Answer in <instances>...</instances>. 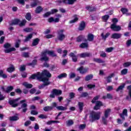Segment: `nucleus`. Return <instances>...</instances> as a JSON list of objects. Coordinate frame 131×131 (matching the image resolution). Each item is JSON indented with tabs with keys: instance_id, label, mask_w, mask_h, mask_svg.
<instances>
[{
	"instance_id": "1",
	"label": "nucleus",
	"mask_w": 131,
	"mask_h": 131,
	"mask_svg": "<svg viewBox=\"0 0 131 131\" xmlns=\"http://www.w3.org/2000/svg\"><path fill=\"white\" fill-rule=\"evenodd\" d=\"M42 76H47V77H51L52 75L50 73V72L48 71H43L41 74L40 73H37V74H33L30 77V79H37L39 81H42L43 84L39 86V89H43L46 86L49 85L51 82L49 81V78H43Z\"/></svg>"
},
{
	"instance_id": "2",
	"label": "nucleus",
	"mask_w": 131,
	"mask_h": 131,
	"mask_svg": "<svg viewBox=\"0 0 131 131\" xmlns=\"http://www.w3.org/2000/svg\"><path fill=\"white\" fill-rule=\"evenodd\" d=\"M47 55H49V56H52V57H56V55L55 54L54 51L46 50L42 52L41 54V61H49V57L47 56Z\"/></svg>"
},
{
	"instance_id": "3",
	"label": "nucleus",
	"mask_w": 131,
	"mask_h": 131,
	"mask_svg": "<svg viewBox=\"0 0 131 131\" xmlns=\"http://www.w3.org/2000/svg\"><path fill=\"white\" fill-rule=\"evenodd\" d=\"M100 98V96L95 97L92 101V103H96V105L94 106V110H99L101 106H103V103L101 101H96Z\"/></svg>"
},
{
	"instance_id": "4",
	"label": "nucleus",
	"mask_w": 131,
	"mask_h": 131,
	"mask_svg": "<svg viewBox=\"0 0 131 131\" xmlns=\"http://www.w3.org/2000/svg\"><path fill=\"white\" fill-rule=\"evenodd\" d=\"M101 113L100 112H92L91 113L90 117L93 121H95L96 120H99V119L101 118Z\"/></svg>"
},
{
	"instance_id": "5",
	"label": "nucleus",
	"mask_w": 131,
	"mask_h": 131,
	"mask_svg": "<svg viewBox=\"0 0 131 131\" xmlns=\"http://www.w3.org/2000/svg\"><path fill=\"white\" fill-rule=\"evenodd\" d=\"M4 52L5 53H11V52H13L14 51H16V49L15 48L12 47L11 48V44L9 43H6L4 46Z\"/></svg>"
},
{
	"instance_id": "6",
	"label": "nucleus",
	"mask_w": 131,
	"mask_h": 131,
	"mask_svg": "<svg viewBox=\"0 0 131 131\" xmlns=\"http://www.w3.org/2000/svg\"><path fill=\"white\" fill-rule=\"evenodd\" d=\"M63 32L64 30H60L58 31L57 38L59 39V40H63V39L65 38L66 36L65 35L63 34Z\"/></svg>"
},
{
	"instance_id": "7",
	"label": "nucleus",
	"mask_w": 131,
	"mask_h": 131,
	"mask_svg": "<svg viewBox=\"0 0 131 131\" xmlns=\"http://www.w3.org/2000/svg\"><path fill=\"white\" fill-rule=\"evenodd\" d=\"M111 28L113 31H120V30H121V27L120 26L116 25V24H113L111 26Z\"/></svg>"
},
{
	"instance_id": "8",
	"label": "nucleus",
	"mask_w": 131,
	"mask_h": 131,
	"mask_svg": "<svg viewBox=\"0 0 131 131\" xmlns=\"http://www.w3.org/2000/svg\"><path fill=\"white\" fill-rule=\"evenodd\" d=\"M20 100V98H17L16 99L11 100L9 101V104L10 105H12V107L15 108V107H17L18 106V104L17 103L18 101Z\"/></svg>"
},
{
	"instance_id": "9",
	"label": "nucleus",
	"mask_w": 131,
	"mask_h": 131,
	"mask_svg": "<svg viewBox=\"0 0 131 131\" xmlns=\"http://www.w3.org/2000/svg\"><path fill=\"white\" fill-rule=\"evenodd\" d=\"M88 70H89V68H83L82 67L77 69V71H79L81 74H84V73H86V72H88Z\"/></svg>"
},
{
	"instance_id": "10",
	"label": "nucleus",
	"mask_w": 131,
	"mask_h": 131,
	"mask_svg": "<svg viewBox=\"0 0 131 131\" xmlns=\"http://www.w3.org/2000/svg\"><path fill=\"white\" fill-rule=\"evenodd\" d=\"M2 90L3 92H5L6 93H10V92H12V90H14V87L13 86H9L6 88L2 87Z\"/></svg>"
},
{
	"instance_id": "11",
	"label": "nucleus",
	"mask_w": 131,
	"mask_h": 131,
	"mask_svg": "<svg viewBox=\"0 0 131 131\" xmlns=\"http://www.w3.org/2000/svg\"><path fill=\"white\" fill-rule=\"evenodd\" d=\"M57 12H58V10L52 9V10H51V12H48L46 13L43 15V17H45V18H47V17H49V16H50V15H51V14H55V13H57Z\"/></svg>"
},
{
	"instance_id": "12",
	"label": "nucleus",
	"mask_w": 131,
	"mask_h": 131,
	"mask_svg": "<svg viewBox=\"0 0 131 131\" xmlns=\"http://www.w3.org/2000/svg\"><path fill=\"white\" fill-rule=\"evenodd\" d=\"M120 117L123 119V120H125V118L124 116H127V110L124 109L122 114H120Z\"/></svg>"
},
{
	"instance_id": "13",
	"label": "nucleus",
	"mask_w": 131,
	"mask_h": 131,
	"mask_svg": "<svg viewBox=\"0 0 131 131\" xmlns=\"http://www.w3.org/2000/svg\"><path fill=\"white\" fill-rule=\"evenodd\" d=\"M111 37L115 39H118V38H120L121 37V34L115 33L112 35Z\"/></svg>"
},
{
	"instance_id": "14",
	"label": "nucleus",
	"mask_w": 131,
	"mask_h": 131,
	"mask_svg": "<svg viewBox=\"0 0 131 131\" xmlns=\"http://www.w3.org/2000/svg\"><path fill=\"white\" fill-rule=\"evenodd\" d=\"M52 91L53 94H55V96H60V95H62V91L60 90L54 89Z\"/></svg>"
},
{
	"instance_id": "15",
	"label": "nucleus",
	"mask_w": 131,
	"mask_h": 131,
	"mask_svg": "<svg viewBox=\"0 0 131 131\" xmlns=\"http://www.w3.org/2000/svg\"><path fill=\"white\" fill-rule=\"evenodd\" d=\"M64 4H68V5H73L76 0H63Z\"/></svg>"
},
{
	"instance_id": "16",
	"label": "nucleus",
	"mask_w": 131,
	"mask_h": 131,
	"mask_svg": "<svg viewBox=\"0 0 131 131\" xmlns=\"http://www.w3.org/2000/svg\"><path fill=\"white\" fill-rule=\"evenodd\" d=\"M110 113H111V109L107 108L104 111V116H105V117H109Z\"/></svg>"
},
{
	"instance_id": "17",
	"label": "nucleus",
	"mask_w": 131,
	"mask_h": 131,
	"mask_svg": "<svg viewBox=\"0 0 131 131\" xmlns=\"http://www.w3.org/2000/svg\"><path fill=\"white\" fill-rule=\"evenodd\" d=\"M67 106H68V104L66 105V106H58L56 107V109L61 111H65V110H67Z\"/></svg>"
},
{
	"instance_id": "18",
	"label": "nucleus",
	"mask_w": 131,
	"mask_h": 131,
	"mask_svg": "<svg viewBox=\"0 0 131 131\" xmlns=\"http://www.w3.org/2000/svg\"><path fill=\"white\" fill-rule=\"evenodd\" d=\"M81 58H85L86 57H91L92 55L90 53H83L79 55Z\"/></svg>"
},
{
	"instance_id": "19",
	"label": "nucleus",
	"mask_w": 131,
	"mask_h": 131,
	"mask_svg": "<svg viewBox=\"0 0 131 131\" xmlns=\"http://www.w3.org/2000/svg\"><path fill=\"white\" fill-rule=\"evenodd\" d=\"M85 28V23L84 21H82L80 24V26L79 27V30H83Z\"/></svg>"
},
{
	"instance_id": "20",
	"label": "nucleus",
	"mask_w": 131,
	"mask_h": 131,
	"mask_svg": "<svg viewBox=\"0 0 131 131\" xmlns=\"http://www.w3.org/2000/svg\"><path fill=\"white\" fill-rule=\"evenodd\" d=\"M70 56L72 58L73 62H76L77 61V56L74 55V53H71Z\"/></svg>"
},
{
	"instance_id": "21",
	"label": "nucleus",
	"mask_w": 131,
	"mask_h": 131,
	"mask_svg": "<svg viewBox=\"0 0 131 131\" xmlns=\"http://www.w3.org/2000/svg\"><path fill=\"white\" fill-rule=\"evenodd\" d=\"M7 71L8 72H9V73H11V72L15 71V67L14 66L11 65L10 67L7 69Z\"/></svg>"
},
{
	"instance_id": "22",
	"label": "nucleus",
	"mask_w": 131,
	"mask_h": 131,
	"mask_svg": "<svg viewBox=\"0 0 131 131\" xmlns=\"http://www.w3.org/2000/svg\"><path fill=\"white\" fill-rule=\"evenodd\" d=\"M78 21V16L77 15L75 16L74 18L70 21V24H73V23H75Z\"/></svg>"
},
{
	"instance_id": "23",
	"label": "nucleus",
	"mask_w": 131,
	"mask_h": 131,
	"mask_svg": "<svg viewBox=\"0 0 131 131\" xmlns=\"http://www.w3.org/2000/svg\"><path fill=\"white\" fill-rule=\"evenodd\" d=\"M107 118H108V117H105V116L102 117V122L103 124H107L108 123Z\"/></svg>"
},
{
	"instance_id": "24",
	"label": "nucleus",
	"mask_w": 131,
	"mask_h": 131,
	"mask_svg": "<svg viewBox=\"0 0 131 131\" xmlns=\"http://www.w3.org/2000/svg\"><path fill=\"white\" fill-rule=\"evenodd\" d=\"M121 11L123 14H126L127 16H129V15H130V13H127L128 10L126 8H122Z\"/></svg>"
},
{
	"instance_id": "25",
	"label": "nucleus",
	"mask_w": 131,
	"mask_h": 131,
	"mask_svg": "<svg viewBox=\"0 0 131 131\" xmlns=\"http://www.w3.org/2000/svg\"><path fill=\"white\" fill-rule=\"evenodd\" d=\"M115 75L114 73H112L111 75H110L107 78H106V81L107 82H111V78L113 77Z\"/></svg>"
},
{
	"instance_id": "26",
	"label": "nucleus",
	"mask_w": 131,
	"mask_h": 131,
	"mask_svg": "<svg viewBox=\"0 0 131 131\" xmlns=\"http://www.w3.org/2000/svg\"><path fill=\"white\" fill-rule=\"evenodd\" d=\"M0 77H3V78H8V76L4 74V71L3 70H0Z\"/></svg>"
},
{
	"instance_id": "27",
	"label": "nucleus",
	"mask_w": 131,
	"mask_h": 131,
	"mask_svg": "<svg viewBox=\"0 0 131 131\" xmlns=\"http://www.w3.org/2000/svg\"><path fill=\"white\" fill-rule=\"evenodd\" d=\"M23 85H24L25 88H27V89H31V88H32V84L28 83L27 82H24L23 83Z\"/></svg>"
},
{
	"instance_id": "28",
	"label": "nucleus",
	"mask_w": 131,
	"mask_h": 131,
	"mask_svg": "<svg viewBox=\"0 0 131 131\" xmlns=\"http://www.w3.org/2000/svg\"><path fill=\"white\" fill-rule=\"evenodd\" d=\"M19 23H20V20L18 19H16L12 21L11 25H17V24L19 25Z\"/></svg>"
},
{
	"instance_id": "29",
	"label": "nucleus",
	"mask_w": 131,
	"mask_h": 131,
	"mask_svg": "<svg viewBox=\"0 0 131 131\" xmlns=\"http://www.w3.org/2000/svg\"><path fill=\"white\" fill-rule=\"evenodd\" d=\"M88 40L89 41H93L94 40V36L93 34H89L88 35Z\"/></svg>"
},
{
	"instance_id": "30",
	"label": "nucleus",
	"mask_w": 131,
	"mask_h": 131,
	"mask_svg": "<svg viewBox=\"0 0 131 131\" xmlns=\"http://www.w3.org/2000/svg\"><path fill=\"white\" fill-rule=\"evenodd\" d=\"M67 126H70L74 123V122H73V120H69L66 122Z\"/></svg>"
},
{
	"instance_id": "31",
	"label": "nucleus",
	"mask_w": 131,
	"mask_h": 131,
	"mask_svg": "<svg viewBox=\"0 0 131 131\" xmlns=\"http://www.w3.org/2000/svg\"><path fill=\"white\" fill-rule=\"evenodd\" d=\"M9 119L11 121H16V120H18L19 118L17 116H12L9 118Z\"/></svg>"
},
{
	"instance_id": "32",
	"label": "nucleus",
	"mask_w": 131,
	"mask_h": 131,
	"mask_svg": "<svg viewBox=\"0 0 131 131\" xmlns=\"http://www.w3.org/2000/svg\"><path fill=\"white\" fill-rule=\"evenodd\" d=\"M41 11H42V8L40 6H38L36 8L35 12L37 14H39Z\"/></svg>"
},
{
	"instance_id": "33",
	"label": "nucleus",
	"mask_w": 131,
	"mask_h": 131,
	"mask_svg": "<svg viewBox=\"0 0 131 131\" xmlns=\"http://www.w3.org/2000/svg\"><path fill=\"white\" fill-rule=\"evenodd\" d=\"M26 107H27V104L26 103H24L21 105V108H23V112H26V111H27V108H26Z\"/></svg>"
},
{
	"instance_id": "34",
	"label": "nucleus",
	"mask_w": 131,
	"mask_h": 131,
	"mask_svg": "<svg viewBox=\"0 0 131 131\" xmlns=\"http://www.w3.org/2000/svg\"><path fill=\"white\" fill-rule=\"evenodd\" d=\"M38 41H39V38H36L34 40L33 43H32V46L33 47L37 45L38 44Z\"/></svg>"
},
{
	"instance_id": "35",
	"label": "nucleus",
	"mask_w": 131,
	"mask_h": 131,
	"mask_svg": "<svg viewBox=\"0 0 131 131\" xmlns=\"http://www.w3.org/2000/svg\"><path fill=\"white\" fill-rule=\"evenodd\" d=\"M33 35V34H30L28 35V36L26 37L25 41H28V40H30V39H31L32 38V36Z\"/></svg>"
},
{
	"instance_id": "36",
	"label": "nucleus",
	"mask_w": 131,
	"mask_h": 131,
	"mask_svg": "<svg viewBox=\"0 0 131 131\" xmlns=\"http://www.w3.org/2000/svg\"><path fill=\"white\" fill-rule=\"evenodd\" d=\"M53 107L52 106H46L43 108L44 111L48 112V111H51V110H52Z\"/></svg>"
},
{
	"instance_id": "37",
	"label": "nucleus",
	"mask_w": 131,
	"mask_h": 131,
	"mask_svg": "<svg viewBox=\"0 0 131 131\" xmlns=\"http://www.w3.org/2000/svg\"><path fill=\"white\" fill-rule=\"evenodd\" d=\"M57 77H58V78H59V79L67 77V74H66V73L61 74L60 75H58Z\"/></svg>"
},
{
	"instance_id": "38",
	"label": "nucleus",
	"mask_w": 131,
	"mask_h": 131,
	"mask_svg": "<svg viewBox=\"0 0 131 131\" xmlns=\"http://www.w3.org/2000/svg\"><path fill=\"white\" fill-rule=\"evenodd\" d=\"M93 79V75H89L85 77V80L86 81H89V80H91V79Z\"/></svg>"
},
{
	"instance_id": "39",
	"label": "nucleus",
	"mask_w": 131,
	"mask_h": 131,
	"mask_svg": "<svg viewBox=\"0 0 131 131\" xmlns=\"http://www.w3.org/2000/svg\"><path fill=\"white\" fill-rule=\"evenodd\" d=\"M26 19L28 20V21H30L31 20V14L29 13H27L25 16Z\"/></svg>"
},
{
	"instance_id": "40",
	"label": "nucleus",
	"mask_w": 131,
	"mask_h": 131,
	"mask_svg": "<svg viewBox=\"0 0 131 131\" xmlns=\"http://www.w3.org/2000/svg\"><path fill=\"white\" fill-rule=\"evenodd\" d=\"M78 106L79 110L80 112H81L82 111V109H83V103L82 102H79Z\"/></svg>"
},
{
	"instance_id": "41",
	"label": "nucleus",
	"mask_w": 131,
	"mask_h": 131,
	"mask_svg": "<svg viewBox=\"0 0 131 131\" xmlns=\"http://www.w3.org/2000/svg\"><path fill=\"white\" fill-rule=\"evenodd\" d=\"M109 35H110V33H107L105 35H104V33L101 34V36L103 38V39H106Z\"/></svg>"
},
{
	"instance_id": "42",
	"label": "nucleus",
	"mask_w": 131,
	"mask_h": 131,
	"mask_svg": "<svg viewBox=\"0 0 131 131\" xmlns=\"http://www.w3.org/2000/svg\"><path fill=\"white\" fill-rule=\"evenodd\" d=\"M125 85V84L123 83L121 85H120L118 87V88L117 89L116 91L118 92L119 91H121V90H123Z\"/></svg>"
},
{
	"instance_id": "43",
	"label": "nucleus",
	"mask_w": 131,
	"mask_h": 131,
	"mask_svg": "<svg viewBox=\"0 0 131 131\" xmlns=\"http://www.w3.org/2000/svg\"><path fill=\"white\" fill-rule=\"evenodd\" d=\"M27 21L25 19L21 21H20L19 24V26L22 27L25 26V24H26Z\"/></svg>"
},
{
	"instance_id": "44",
	"label": "nucleus",
	"mask_w": 131,
	"mask_h": 131,
	"mask_svg": "<svg viewBox=\"0 0 131 131\" xmlns=\"http://www.w3.org/2000/svg\"><path fill=\"white\" fill-rule=\"evenodd\" d=\"M33 30V29L31 28H26L24 29L25 32H31Z\"/></svg>"
},
{
	"instance_id": "45",
	"label": "nucleus",
	"mask_w": 131,
	"mask_h": 131,
	"mask_svg": "<svg viewBox=\"0 0 131 131\" xmlns=\"http://www.w3.org/2000/svg\"><path fill=\"white\" fill-rule=\"evenodd\" d=\"M127 69H124L121 71V74L122 75H125V74H127Z\"/></svg>"
},
{
	"instance_id": "46",
	"label": "nucleus",
	"mask_w": 131,
	"mask_h": 131,
	"mask_svg": "<svg viewBox=\"0 0 131 131\" xmlns=\"http://www.w3.org/2000/svg\"><path fill=\"white\" fill-rule=\"evenodd\" d=\"M88 45L86 43H82L80 45V48L81 49H84L85 48H88Z\"/></svg>"
},
{
	"instance_id": "47",
	"label": "nucleus",
	"mask_w": 131,
	"mask_h": 131,
	"mask_svg": "<svg viewBox=\"0 0 131 131\" xmlns=\"http://www.w3.org/2000/svg\"><path fill=\"white\" fill-rule=\"evenodd\" d=\"M94 61L95 62H97V63H104V61L102 60V59H100L99 58H94Z\"/></svg>"
},
{
	"instance_id": "48",
	"label": "nucleus",
	"mask_w": 131,
	"mask_h": 131,
	"mask_svg": "<svg viewBox=\"0 0 131 131\" xmlns=\"http://www.w3.org/2000/svg\"><path fill=\"white\" fill-rule=\"evenodd\" d=\"M94 61L95 62H97V63H104V61L102 60V59H100L99 58H94Z\"/></svg>"
},
{
	"instance_id": "49",
	"label": "nucleus",
	"mask_w": 131,
	"mask_h": 131,
	"mask_svg": "<svg viewBox=\"0 0 131 131\" xmlns=\"http://www.w3.org/2000/svg\"><path fill=\"white\" fill-rule=\"evenodd\" d=\"M69 75L70 78H74V77L76 76V74H75V73L73 72L70 73Z\"/></svg>"
},
{
	"instance_id": "50",
	"label": "nucleus",
	"mask_w": 131,
	"mask_h": 131,
	"mask_svg": "<svg viewBox=\"0 0 131 131\" xmlns=\"http://www.w3.org/2000/svg\"><path fill=\"white\" fill-rule=\"evenodd\" d=\"M87 88H88V89H89L90 90H92V89L96 88V85L95 84H90L87 85Z\"/></svg>"
},
{
	"instance_id": "51",
	"label": "nucleus",
	"mask_w": 131,
	"mask_h": 131,
	"mask_svg": "<svg viewBox=\"0 0 131 131\" xmlns=\"http://www.w3.org/2000/svg\"><path fill=\"white\" fill-rule=\"evenodd\" d=\"M107 98V99H112L113 97H112V95L110 94H107L106 95V96H103V99H106V98Z\"/></svg>"
},
{
	"instance_id": "52",
	"label": "nucleus",
	"mask_w": 131,
	"mask_h": 131,
	"mask_svg": "<svg viewBox=\"0 0 131 131\" xmlns=\"http://www.w3.org/2000/svg\"><path fill=\"white\" fill-rule=\"evenodd\" d=\"M108 19H109V15H105L102 16L103 21H107V20H108Z\"/></svg>"
},
{
	"instance_id": "53",
	"label": "nucleus",
	"mask_w": 131,
	"mask_h": 131,
	"mask_svg": "<svg viewBox=\"0 0 131 131\" xmlns=\"http://www.w3.org/2000/svg\"><path fill=\"white\" fill-rule=\"evenodd\" d=\"M61 15H58V17L54 18V22L55 23H57L58 22H59V21H60V18H61Z\"/></svg>"
},
{
	"instance_id": "54",
	"label": "nucleus",
	"mask_w": 131,
	"mask_h": 131,
	"mask_svg": "<svg viewBox=\"0 0 131 131\" xmlns=\"http://www.w3.org/2000/svg\"><path fill=\"white\" fill-rule=\"evenodd\" d=\"M37 62V60L36 59H34L33 60L31 63H29V65L31 66H34V65H36Z\"/></svg>"
},
{
	"instance_id": "55",
	"label": "nucleus",
	"mask_w": 131,
	"mask_h": 131,
	"mask_svg": "<svg viewBox=\"0 0 131 131\" xmlns=\"http://www.w3.org/2000/svg\"><path fill=\"white\" fill-rule=\"evenodd\" d=\"M123 67H124L125 68L126 67H128L129 66H130V62H125L123 64Z\"/></svg>"
},
{
	"instance_id": "56",
	"label": "nucleus",
	"mask_w": 131,
	"mask_h": 131,
	"mask_svg": "<svg viewBox=\"0 0 131 131\" xmlns=\"http://www.w3.org/2000/svg\"><path fill=\"white\" fill-rule=\"evenodd\" d=\"M22 56L25 58H28V57H29V53L27 52L23 53Z\"/></svg>"
},
{
	"instance_id": "57",
	"label": "nucleus",
	"mask_w": 131,
	"mask_h": 131,
	"mask_svg": "<svg viewBox=\"0 0 131 131\" xmlns=\"http://www.w3.org/2000/svg\"><path fill=\"white\" fill-rule=\"evenodd\" d=\"M105 51L107 53H111V52H112L113 51V48L110 47V48H106Z\"/></svg>"
},
{
	"instance_id": "58",
	"label": "nucleus",
	"mask_w": 131,
	"mask_h": 131,
	"mask_svg": "<svg viewBox=\"0 0 131 131\" xmlns=\"http://www.w3.org/2000/svg\"><path fill=\"white\" fill-rule=\"evenodd\" d=\"M20 40H17L15 42V48H19L20 46Z\"/></svg>"
},
{
	"instance_id": "59",
	"label": "nucleus",
	"mask_w": 131,
	"mask_h": 131,
	"mask_svg": "<svg viewBox=\"0 0 131 131\" xmlns=\"http://www.w3.org/2000/svg\"><path fill=\"white\" fill-rule=\"evenodd\" d=\"M33 2L34 1H36L34 3H32L31 4V7H35V6H36V5H37V1L36 0H32Z\"/></svg>"
},
{
	"instance_id": "60",
	"label": "nucleus",
	"mask_w": 131,
	"mask_h": 131,
	"mask_svg": "<svg viewBox=\"0 0 131 131\" xmlns=\"http://www.w3.org/2000/svg\"><path fill=\"white\" fill-rule=\"evenodd\" d=\"M113 90V86H107L106 87V90H107L108 92H110Z\"/></svg>"
},
{
	"instance_id": "61",
	"label": "nucleus",
	"mask_w": 131,
	"mask_h": 131,
	"mask_svg": "<svg viewBox=\"0 0 131 131\" xmlns=\"http://www.w3.org/2000/svg\"><path fill=\"white\" fill-rule=\"evenodd\" d=\"M86 125L85 124H81L79 126V128L80 129H83L84 128H85Z\"/></svg>"
},
{
	"instance_id": "62",
	"label": "nucleus",
	"mask_w": 131,
	"mask_h": 131,
	"mask_svg": "<svg viewBox=\"0 0 131 131\" xmlns=\"http://www.w3.org/2000/svg\"><path fill=\"white\" fill-rule=\"evenodd\" d=\"M38 118H42V119H44L47 118V116H46V115L41 114V115H40L38 116Z\"/></svg>"
},
{
	"instance_id": "63",
	"label": "nucleus",
	"mask_w": 131,
	"mask_h": 131,
	"mask_svg": "<svg viewBox=\"0 0 131 131\" xmlns=\"http://www.w3.org/2000/svg\"><path fill=\"white\" fill-rule=\"evenodd\" d=\"M35 92H36V90L34 88H33L30 90V93L32 94H35Z\"/></svg>"
},
{
	"instance_id": "64",
	"label": "nucleus",
	"mask_w": 131,
	"mask_h": 131,
	"mask_svg": "<svg viewBox=\"0 0 131 131\" xmlns=\"http://www.w3.org/2000/svg\"><path fill=\"white\" fill-rule=\"evenodd\" d=\"M19 70L20 71H24V70H25V66H21L19 68Z\"/></svg>"
}]
</instances>
